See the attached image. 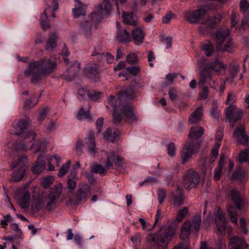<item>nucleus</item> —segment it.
I'll return each instance as SVG.
<instances>
[{
    "mask_svg": "<svg viewBox=\"0 0 249 249\" xmlns=\"http://www.w3.org/2000/svg\"><path fill=\"white\" fill-rule=\"evenodd\" d=\"M132 36L136 44L140 45L143 42L144 35L141 28H137L132 30Z\"/></svg>",
    "mask_w": 249,
    "mask_h": 249,
    "instance_id": "32",
    "label": "nucleus"
},
{
    "mask_svg": "<svg viewBox=\"0 0 249 249\" xmlns=\"http://www.w3.org/2000/svg\"><path fill=\"white\" fill-rule=\"evenodd\" d=\"M230 76L232 79L234 78L236 74L239 71L238 65H232L230 67Z\"/></svg>",
    "mask_w": 249,
    "mask_h": 249,
    "instance_id": "58",
    "label": "nucleus"
},
{
    "mask_svg": "<svg viewBox=\"0 0 249 249\" xmlns=\"http://www.w3.org/2000/svg\"><path fill=\"white\" fill-rule=\"evenodd\" d=\"M126 70L129 74L133 76H137L141 72L140 67L137 66L128 67L126 68Z\"/></svg>",
    "mask_w": 249,
    "mask_h": 249,
    "instance_id": "52",
    "label": "nucleus"
},
{
    "mask_svg": "<svg viewBox=\"0 0 249 249\" xmlns=\"http://www.w3.org/2000/svg\"><path fill=\"white\" fill-rule=\"evenodd\" d=\"M122 111L125 116L126 121L129 123H133L138 120L137 112L130 104L122 105Z\"/></svg>",
    "mask_w": 249,
    "mask_h": 249,
    "instance_id": "16",
    "label": "nucleus"
},
{
    "mask_svg": "<svg viewBox=\"0 0 249 249\" xmlns=\"http://www.w3.org/2000/svg\"><path fill=\"white\" fill-rule=\"evenodd\" d=\"M48 14L46 12H44L40 16V23L44 30L50 27V20L48 17Z\"/></svg>",
    "mask_w": 249,
    "mask_h": 249,
    "instance_id": "41",
    "label": "nucleus"
},
{
    "mask_svg": "<svg viewBox=\"0 0 249 249\" xmlns=\"http://www.w3.org/2000/svg\"><path fill=\"white\" fill-rule=\"evenodd\" d=\"M58 1L59 0H53L52 1V5H48L45 8L44 12H46L47 14L52 13L53 12L56 11L58 8Z\"/></svg>",
    "mask_w": 249,
    "mask_h": 249,
    "instance_id": "48",
    "label": "nucleus"
},
{
    "mask_svg": "<svg viewBox=\"0 0 249 249\" xmlns=\"http://www.w3.org/2000/svg\"><path fill=\"white\" fill-rule=\"evenodd\" d=\"M71 163V160H68L65 164H63L58 172V176L59 177H62L67 173Z\"/></svg>",
    "mask_w": 249,
    "mask_h": 249,
    "instance_id": "53",
    "label": "nucleus"
},
{
    "mask_svg": "<svg viewBox=\"0 0 249 249\" xmlns=\"http://www.w3.org/2000/svg\"><path fill=\"white\" fill-rule=\"evenodd\" d=\"M122 17L124 23L132 25L137 24V21L133 19L132 13H126L123 12Z\"/></svg>",
    "mask_w": 249,
    "mask_h": 249,
    "instance_id": "43",
    "label": "nucleus"
},
{
    "mask_svg": "<svg viewBox=\"0 0 249 249\" xmlns=\"http://www.w3.org/2000/svg\"><path fill=\"white\" fill-rule=\"evenodd\" d=\"M133 95V89L129 87L119 91L117 95V98L114 95H110L108 98V103L113 108V111H115L121 106V104L124 105V102L131 99Z\"/></svg>",
    "mask_w": 249,
    "mask_h": 249,
    "instance_id": "8",
    "label": "nucleus"
},
{
    "mask_svg": "<svg viewBox=\"0 0 249 249\" xmlns=\"http://www.w3.org/2000/svg\"><path fill=\"white\" fill-rule=\"evenodd\" d=\"M117 35L116 39L120 42L124 43L130 42L132 40L131 37L125 28H122L120 23L116 21Z\"/></svg>",
    "mask_w": 249,
    "mask_h": 249,
    "instance_id": "17",
    "label": "nucleus"
},
{
    "mask_svg": "<svg viewBox=\"0 0 249 249\" xmlns=\"http://www.w3.org/2000/svg\"><path fill=\"white\" fill-rule=\"evenodd\" d=\"M176 229L174 224L161 227L157 232L149 234L148 239L156 243L158 249H167L169 242L175 235Z\"/></svg>",
    "mask_w": 249,
    "mask_h": 249,
    "instance_id": "3",
    "label": "nucleus"
},
{
    "mask_svg": "<svg viewBox=\"0 0 249 249\" xmlns=\"http://www.w3.org/2000/svg\"><path fill=\"white\" fill-rule=\"evenodd\" d=\"M225 114L232 128L236 125L238 126L243 116V112L241 110L234 106H229L225 109Z\"/></svg>",
    "mask_w": 249,
    "mask_h": 249,
    "instance_id": "11",
    "label": "nucleus"
},
{
    "mask_svg": "<svg viewBox=\"0 0 249 249\" xmlns=\"http://www.w3.org/2000/svg\"><path fill=\"white\" fill-rule=\"evenodd\" d=\"M221 143L219 142H216L214 147L212 149V157L215 158L218 154V151L220 146Z\"/></svg>",
    "mask_w": 249,
    "mask_h": 249,
    "instance_id": "64",
    "label": "nucleus"
},
{
    "mask_svg": "<svg viewBox=\"0 0 249 249\" xmlns=\"http://www.w3.org/2000/svg\"><path fill=\"white\" fill-rule=\"evenodd\" d=\"M27 136L23 137L22 138H20L19 137V140L17 142L15 148L18 150H28L33 148L34 143L35 142V139L36 138V134L33 132H29L26 134Z\"/></svg>",
    "mask_w": 249,
    "mask_h": 249,
    "instance_id": "12",
    "label": "nucleus"
},
{
    "mask_svg": "<svg viewBox=\"0 0 249 249\" xmlns=\"http://www.w3.org/2000/svg\"><path fill=\"white\" fill-rule=\"evenodd\" d=\"M56 66V62L52 61L51 58H43L39 61L33 60L24 71V75L26 77L32 76L31 83L36 84L42 76L50 74Z\"/></svg>",
    "mask_w": 249,
    "mask_h": 249,
    "instance_id": "2",
    "label": "nucleus"
},
{
    "mask_svg": "<svg viewBox=\"0 0 249 249\" xmlns=\"http://www.w3.org/2000/svg\"><path fill=\"white\" fill-rule=\"evenodd\" d=\"M62 184L58 183L50 189L45 198L47 211H52L56 208V204L62 194Z\"/></svg>",
    "mask_w": 249,
    "mask_h": 249,
    "instance_id": "9",
    "label": "nucleus"
},
{
    "mask_svg": "<svg viewBox=\"0 0 249 249\" xmlns=\"http://www.w3.org/2000/svg\"><path fill=\"white\" fill-rule=\"evenodd\" d=\"M248 245L245 239L233 237L230 239L229 244L230 249H246Z\"/></svg>",
    "mask_w": 249,
    "mask_h": 249,
    "instance_id": "23",
    "label": "nucleus"
},
{
    "mask_svg": "<svg viewBox=\"0 0 249 249\" xmlns=\"http://www.w3.org/2000/svg\"><path fill=\"white\" fill-rule=\"evenodd\" d=\"M168 154L170 157H174L176 155V149L174 142H170L167 146Z\"/></svg>",
    "mask_w": 249,
    "mask_h": 249,
    "instance_id": "57",
    "label": "nucleus"
},
{
    "mask_svg": "<svg viewBox=\"0 0 249 249\" xmlns=\"http://www.w3.org/2000/svg\"><path fill=\"white\" fill-rule=\"evenodd\" d=\"M239 162L243 163L249 160V149L243 150L239 155Z\"/></svg>",
    "mask_w": 249,
    "mask_h": 249,
    "instance_id": "47",
    "label": "nucleus"
},
{
    "mask_svg": "<svg viewBox=\"0 0 249 249\" xmlns=\"http://www.w3.org/2000/svg\"><path fill=\"white\" fill-rule=\"evenodd\" d=\"M81 70L80 64L75 63L71 65L67 70V74L66 75V80L71 81L74 80Z\"/></svg>",
    "mask_w": 249,
    "mask_h": 249,
    "instance_id": "25",
    "label": "nucleus"
},
{
    "mask_svg": "<svg viewBox=\"0 0 249 249\" xmlns=\"http://www.w3.org/2000/svg\"><path fill=\"white\" fill-rule=\"evenodd\" d=\"M90 187L87 184H85L79 188L76 197L79 202H85L90 196Z\"/></svg>",
    "mask_w": 249,
    "mask_h": 249,
    "instance_id": "22",
    "label": "nucleus"
},
{
    "mask_svg": "<svg viewBox=\"0 0 249 249\" xmlns=\"http://www.w3.org/2000/svg\"><path fill=\"white\" fill-rule=\"evenodd\" d=\"M240 10L242 12H246L249 8V2L247 0H241L240 2Z\"/></svg>",
    "mask_w": 249,
    "mask_h": 249,
    "instance_id": "61",
    "label": "nucleus"
},
{
    "mask_svg": "<svg viewBox=\"0 0 249 249\" xmlns=\"http://www.w3.org/2000/svg\"><path fill=\"white\" fill-rule=\"evenodd\" d=\"M171 201H173V204L174 207H178L184 203V196L183 193V190L178 185H177L176 190L171 193L169 196Z\"/></svg>",
    "mask_w": 249,
    "mask_h": 249,
    "instance_id": "15",
    "label": "nucleus"
},
{
    "mask_svg": "<svg viewBox=\"0 0 249 249\" xmlns=\"http://www.w3.org/2000/svg\"><path fill=\"white\" fill-rule=\"evenodd\" d=\"M54 181L53 177L50 176L44 178L41 182V184L45 189L48 188L53 183Z\"/></svg>",
    "mask_w": 249,
    "mask_h": 249,
    "instance_id": "54",
    "label": "nucleus"
},
{
    "mask_svg": "<svg viewBox=\"0 0 249 249\" xmlns=\"http://www.w3.org/2000/svg\"><path fill=\"white\" fill-rule=\"evenodd\" d=\"M77 2L72 9L73 16L76 18L86 14V6L79 0H74Z\"/></svg>",
    "mask_w": 249,
    "mask_h": 249,
    "instance_id": "28",
    "label": "nucleus"
},
{
    "mask_svg": "<svg viewBox=\"0 0 249 249\" xmlns=\"http://www.w3.org/2000/svg\"><path fill=\"white\" fill-rule=\"evenodd\" d=\"M28 120L27 119H21L18 123V127L20 130V132H15V134L19 135L20 138H22L23 137L27 136L26 134H28L30 131H26L25 129L26 128L28 124Z\"/></svg>",
    "mask_w": 249,
    "mask_h": 249,
    "instance_id": "31",
    "label": "nucleus"
},
{
    "mask_svg": "<svg viewBox=\"0 0 249 249\" xmlns=\"http://www.w3.org/2000/svg\"><path fill=\"white\" fill-rule=\"evenodd\" d=\"M200 182V177L194 169L190 168L185 171L183 175V184L186 190L195 188Z\"/></svg>",
    "mask_w": 249,
    "mask_h": 249,
    "instance_id": "10",
    "label": "nucleus"
},
{
    "mask_svg": "<svg viewBox=\"0 0 249 249\" xmlns=\"http://www.w3.org/2000/svg\"><path fill=\"white\" fill-rule=\"evenodd\" d=\"M101 5H103V10H104L106 13L108 15L112 9V4L110 0H104L103 3Z\"/></svg>",
    "mask_w": 249,
    "mask_h": 249,
    "instance_id": "55",
    "label": "nucleus"
},
{
    "mask_svg": "<svg viewBox=\"0 0 249 249\" xmlns=\"http://www.w3.org/2000/svg\"><path fill=\"white\" fill-rule=\"evenodd\" d=\"M85 74L89 78L96 77L99 73V67L95 63H89L85 68Z\"/></svg>",
    "mask_w": 249,
    "mask_h": 249,
    "instance_id": "27",
    "label": "nucleus"
},
{
    "mask_svg": "<svg viewBox=\"0 0 249 249\" xmlns=\"http://www.w3.org/2000/svg\"><path fill=\"white\" fill-rule=\"evenodd\" d=\"M43 155H40L38 157L32 169L34 174H39L45 169L46 162L43 160Z\"/></svg>",
    "mask_w": 249,
    "mask_h": 249,
    "instance_id": "29",
    "label": "nucleus"
},
{
    "mask_svg": "<svg viewBox=\"0 0 249 249\" xmlns=\"http://www.w3.org/2000/svg\"><path fill=\"white\" fill-rule=\"evenodd\" d=\"M93 26L91 22L88 20L83 21L81 22L79 33L81 35L84 36L87 38H89L91 37V29Z\"/></svg>",
    "mask_w": 249,
    "mask_h": 249,
    "instance_id": "21",
    "label": "nucleus"
},
{
    "mask_svg": "<svg viewBox=\"0 0 249 249\" xmlns=\"http://www.w3.org/2000/svg\"><path fill=\"white\" fill-rule=\"evenodd\" d=\"M17 160L13 161L11 164V168L15 169L11 179L15 182L19 181L23 178L28 167L27 158L24 155L18 156Z\"/></svg>",
    "mask_w": 249,
    "mask_h": 249,
    "instance_id": "7",
    "label": "nucleus"
},
{
    "mask_svg": "<svg viewBox=\"0 0 249 249\" xmlns=\"http://www.w3.org/2000/svg\"><path fill=\"white\" fill-rule=\"evenodd\" d=\"M201 49L207 56H210L214 51L213 43L210 41H206L201 45Z\"/></svg>",
    "mask_w": 249,
    "mask_h": 249,
    "instance_id": "38",
    "label": "nucleus"
},
{
    "mask_svg": "<svg viewBox=\"0 0 249 249\" xmlns=\"http://www.w3.org/2000/svg\"><path fill=\"white\" fill-rule=\"evenodd\" d=\"M233 137L236 142L240 144H245L248 141V137L246 133L243 126L240 125L237 126L233 133Z\"/></svg>",
    "mask_w": 249,
    "mask_h": 249,
    "instance_id": "18",
    "label": "nucleus"
},
{
    "mask_svg": "<svg viewBox=\"0 0 249 249\" xmlns=\"http://www.w3.org/2000/svg\"><path fill=\"white\" fill-rule=\"evenodd\" d=\"M87 95L91 100L95 102L99 101L104 97L103 92L94 89L88 90Z\"/></svg>",
    "mask_w": 249,
    "mask_h": 249,
    "instance_id": "36",
    "label": "nucleus"
},
{
    "mask_svg": "<svg viewBox=\"0 0 249 249\" xmlns=\"http://www.w3.org/2000/svg\"><path fill=\"white\" fill-rule=\"evenodd\" d=\"M224 155H221L217 167L215 168L214 171V179L215 180H219L221 177L222 169L224 166Z\"/></svg>",
    "mask_w": 249,
    "mask_h": 249,
    "instance_id": "35",
    "label": "nucleus"
},
{
    "mask_svg": "<svg viewBox=\"0 0 249 249\" xmlns=\"http://www.w3.org/2000/svg\"><path fill=\"white\" fill-rule=\"evenodd\" d=\"M199 147L196 146L193 142H187L180 151V162L185 164L192 158L196 149Z\"/></svg>",
    "mask_w": 249,
    "mask_h": 249,
    "instance_id": "13",
    "label": "nucleus"
},
{
    "mask_svg": "<svg viewBox=\"0 0 249 249\" xmlns=\"http://www.w3.org/2000/svg\"><path fill=\"white\" fill-rule=\"evenodd\" d=\"M53 160L56 162V165L57 166H59L60 158L57 155H54L52 157H51L50 159L48 160V170L53 171L54 170V166L51 163L52 161H53Z\"/></svg>",
    "mask_w": 249,
    "mask_h": 249,
    "instance_id": "49",
    "label": "nucleus"
},
{
    "mask_svg": "<svg viewBox=\"0 0 249 249\" xmlns=\"http://www.w3.org/2000/svg\"><path fill=\"white\" fill-rule=\"evenodd\" d=\"M192 227L189 220H186L181 225L180 238L182 240L186 241L189 239L191 234Z\"/></svg>",
    "mask_w": 249,
    "mask_h": 249,
    "instance_id": "26",
    "label": "nucleus"
},
{
    "mask_svg": "<svg viewBox=\"0 0 249 249\" xmlns=\"http://www.w3.org/2000/svg\"><path fill=\"white\" fill-rule=\"evenodd\" d=\"M34 144H35V143ZM33 147H34L36 149L35 152V153L38 151H41L42 152L41 155H44V153L47 151L46 143L43 141H42L38 143L34 144Z\"/></svg>",
    "mask_w": 249,
    "mask_h": 249,
    "instance_id": "46",
    "label": "nucleus"
},
{
    "mask_svg": "<svg viewBox=\"0 0 249 249\" xmlns=\"http://www.w3.org/2000/svg\"><path fill=\"white\" fill-rule=\"evenodd\" d=\"M168 94L170 99L172 101H174L176 100L178 98V93L177 90L174 88H172L170 89Z\"/></svg>",
    "mask_w": 249,
    "mask_h": 249,
    "instance_id": "59",
    "label": "nucleus"
},
{
    "mask_svg": "<svg viewBox=\"0 0 249 249\" xmlns=\"http://www.w3.org/2000/svg\"><path fill=\"white\" fill-rule=\"evenodd\" d=\"M185 20L190 23H196L200 20L201 24L198 28L200 34L204 36L208 35L211 31L216 27L220 22V18L215 16L210 17L206 15L204 9H200L195 11L186 12L184 15Z\"/></svg>",
    "mask_w": 249,
    "mask_h": 249,
    "instance_id": "1",
    "label": "nucleus"
},
{
    "mask_svg": "<svg viewBox=\"0 0 249 249\" xmlns=\"http://www.w3.org/2000/svg\"><path fill=\"white\" fill-rule=\"evenodd\" d=\"M188 213V208L187 207H184L182 209L180 210L177 215L176 220L178 222H181L184 218L185 215Z\"/></svg>",
    "mask_w": 249,
    "mask_h": 249,
    "instance_id": "50",
    "label": "nucleus"
},
{
    "mask_svg": "<svg viewBox=\"0 0 249 249\" xmlns=\"http://www.w3.org/2000/svg\"><path fill=\"white\" fill-rule=\"evenodd\" d=\"M228 197L235 204V207L232 205L228 207V213L231 221L237 225L238 212L242 210L245 204L239 192L234 188L231 189L229 193Z\"/></svg>",
    "mask_w": 249,
    "mask_h": 249,
    "instance_id": "5",
    "label": "nucleus"
},
{
    "mask_svg": "<svg viewBox=\"0 0 249 249\" xmlns=\"http://www.w3.org/2000/svg\"><path fill=\"white\" fill-rule=\"evenodd\" d=\"M165 197V191L162 189H160L158 191V199L160 204H162Z\"/></svg>",
    "mask_w": 249,
    "mask_h": 249,
    "instance_id": "62",
    "label": "nucleus"
},
{
    "mask_svg": "<svg viewBox=\"0 0 249 249\" xmlns=\"http://www.w3.org/2000/svg\"><path fill=\"white\" fill-rule=\"evenodd\" d=\"M97 11L93 12L90 14V16L89 18V21L91 22L93 26L97 27L99 22L103 18L102 13L103 11V5H99L97 7Z\"/></svg>",
    "mask_w": 249,
    "mask_h": 249,
    "instance_id": "24",
    "label": "nucleus"
},
{
    "mask_svg": "<svg viewBox=\"0 0 249 249\" xmlns=\"http://www.w3.org/2000/svg\"><path fill=\"white\" fill-rule=\"evenodd\" d=\"M77 118L80 121H83L85 119H88L90 122H92V117L90 115L89 110L85 111L83 107H81L79 111L76 115Z\"/></svg>",
    "mask_w": 249,
    "mask_h": 249,
    "instance_id": "39",
    "label": "nucleus"
},
{
    "mask_svg": "<svg viewBox=\"0 0 249 249\" xmlns=\"http://www.w3.org/2000/svg\"><path fill=\"white\" fill-rule=\"evenodd\" d=\"M215 222L217 230L221 233H223L226 227V221L224 214L220 209L217 210L215 215Z\"/></svg>",
    "mask_w": 249,
    "mask_h": 249,
    "instance_id": "20",
    "label": "nucleus"
},
{
    "mask_svg": "<svg viewBox=\"0 0 249 249\" xmlns=\"http://www.w3.org/2000/svg\"><path fill=\"white\" fill-rule=\"evenodd\" d=\"M204 131V129L202 127H192L188 135L189 141L187 142H193L196 146L199 147L201 142L198 139L202 136Z\"/></svg>",
    "mask_w": 249,
    "mask_h": 249,
    "instance_id": "14",
    "label": "nucleus"
},
{
    "mask_svg": "<svg viewBox=\"0 0 249 249\" xmlns=\"http://www.w3.org/2000/svg\"><path fill=\"white\" fill-rule=\"evenodd\" d=\"M12 219V216L10 214H7L3 217V219L1 220V227L5 228Z\"/></svg>",
    "mask_w": 249,
    "mask_h": 249,
    "instance_id": "60",
    "label": "nucleus"
},
{
    "mask_svg": "<svg viewBox=\"0 0 249 249\" xmlns=\"http://www.w3.org/2000/svg\"><path fill=\"white\" fill-rule=\"evenodd\" d=\"M38 102V99L37 96L33 95L25 102L24 107L27 109L31 108L34 107Z\"/></svg>",
    "mask_w": 249,
    "mask_h": 249,
    "instance_id": "44",
    "label": "nucleus"
},
{
    "mask_svg": "<svg viewBox=\"0 0 249 249\" xmlns=\"http://www.w3.org/2000/svg\"><path fill=\"white\" fill-rule=\"evenodd\" d=\"M106 156L105 167L100 164H95L91 167V171L96 174H103L105 169H109L113 168V165L116 168H119L123 167L124 159L114 151L105 152Z\"/></svg>",
    "mask_w": 249,
    "mask_h": 249,
    "instance_id": "4",
    "label": "nucleus"
},
{
    "mask_svg": "<svg viewBox=\"0 0 249 249\" xmlns=\"http://www.w3.org/2000/svg\"><path fill=\"white\" fill-rule=\"evenodd\" d=\"M138 56L134 53H130L127 54L126 61L129 64H135L138 62Z\"/></svg>",
    "mask_w": 249,
    "mask_h": 249,
    "instance_id": "51",
    "label": "nucleus"
},
{
    "mask_svg": "<svg viewBox=\"0 0 249 249\" xmlns=\"http://www.w3.org/2000/svg\"><path fill=\"white\" fill-rule=\"evenodd\" d=\"M203 107L201 106L196 108L190 116L189 121V123L193 124L198 123L202 117Z\"/></svg>",
    "mask_w": 249,
    "mask_h": 249,
    "instance_id": "34",
    "label": "nucleus"
},
{
    "mask_svg": "<svg viewBox=\"0 0 249 249\" xmlns=\"http://www.w3.org/2000/svg\"><path fill=\"white\" fill-rule=\"evenodd\" d=\"M210 74V73L206 70L202 71L199 74L198 82L199 86H203L205 83L207 82Z\"/></svg>",
    "mask_w": 249,
    "mask_h": 249,
    "instance_id": "45",
    "label": "nucleus"
},
{
    "mask_svg": "<svg viewBox=\"0 0 249 249\" xmlns=\"http://www.w3.org/2000/svg\"><path fill=\"white\" fill-rule=\"evenodd\" d=\"M229 30L225 29H220L216 31L214 35H212V38L215 43V48L217 52H231L233 48V43L231 38H228L229 35Z\"/></svg>",
    "mask_w": 249,
    "mask_h": 249,
    "instance_id": "6",
    "label": "nucleus"
},
{
    "mask_svg": "<svg viewBox=\"0 0 249 249\" xmlns=\"http://www.w3.org/2000/svg\"><path fill=\"white\" fill-rule=\"evenodd\" d=\"M104 137L111 142H114L119 138V133L117 131H112L110 128H107L104 133Z\"/></svg>",
    "mask_w": 249,
    "mask_h": 249,
    "instance_id": "37",
    "label": "nucleus"
},
{
    "mask_svg": "<svg viewBox=\"0 0 249 249\" xmlns=\"http://www.w3.org/2000/svg\"><path fill=\"white\" fill-rule=\"evenodd\" d=\"M245 178L246 172L245 170L241 167H236L235 170L232 174L231 179L242 182L245 181Z\"/></svg>",
    "mask_w": 249,
    "mask_h": 249,
    "instance_id": "30",
    "label": "nucleus"
},
{
    "mask_svg": "<svg viewBox=\"0 0 249 249\" xmlns=\"http://www.w3.org/2000/svg\"><path fill=\"white\" fill-rule=\"evenodd\" d=\"M114 111V113L113 114V119H112L113 122L114 124H115L119 125L121 123V122L122 120V119H123L122 115L121 114L118 113L116 111V110L115 111Z\"/></svg>",
    "mask_w": 249,
    "mask_h": 249,
    "instance_id": "56",
    "label": "nucleus"
},
{
    "mask_svg": "<svg viewBox=\"0 0 249 249\" xmlns=\"http://www.w3.org/2000/svg\"><path fill=\"white\" fill-rule=\"evenodd\" d=\"M85 144L88 147L89 153L90 155L95 156L97 153L96 147L95 138L92 132H90L85 139Z\"/></svg>",
    "mask_w": 249,
    "mask_h": 249,
    "instance_id": "19",
    "label": "nucleus"
},
{
    "mask_svg": "<svg viewBox=\"0 0 249 249\" xmlns=\"http://www.w3.org/2000/svg\"><path fill=\"white\" fill-rule=\"evenodd\" d=\"M201 218L200 215H195L192 219V222H191L192 230H194L196 232L199 231L201 225Z\"/></svg>",
    "mask_w": 249,
    "mask_h": 249,
    "instance_id": "40",
    "label": "nucleus"
},
{
    "mask_svg": "<svg viewBox=\"0 0 249 249\" xmlns=\"http://www.w3.org/2000/svg\"><path fill=\"white\" fill-rule=\"evenodd\" d=\"M207 68L209 69H212L216 72H221L222 70L225 71L227 68V66L221 63L218 59L208 64Z\"/></svg>",
    "mask_w": 249,
    "mask_h": 249,
    "instance_id": "33",
    "label": "nucleus"
},
{
    "mask_svg": "<svg viewBox=\"0 0 249 249\" xmlns=\"http://www.w3.org/2000/svg\"><path fill=\"white\" fill-rule=\"evenodd\" d=\"M235 100V94L233 91H231L228 95L226 103L230 105V106H232V104L234 102Z\"/></svg>",
    "mask_w": 249,
    "mask_h": 249,
    "instance_id": "63",
    "label": "nucleus"
},
{
    "mask_svg": "<svg viewBox=\"0 0 249 249\" xmlns=\"http://www.w3.org/2000/svg\"><path fill=\"white\" fill-rule=\"evenodd\" d=\"M57 38V36L56 33H53L51 37L48 39L46 47L47 50H49L53 49L56 46V40Z\"/></svg>",
    "mask_w": 249,
    "mask_h": 249,
    "instance_id": "42",
    "label": "nucleus"
}]
</instances>
